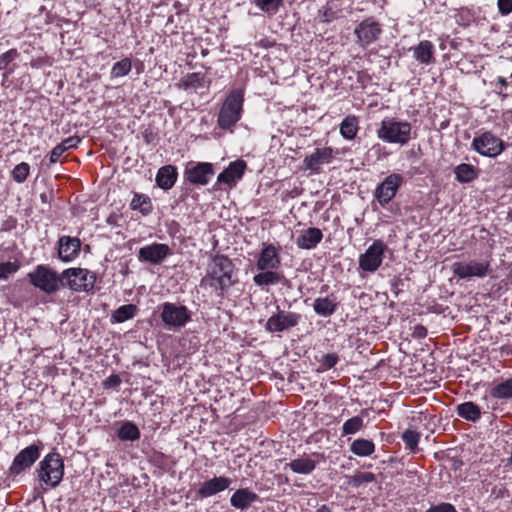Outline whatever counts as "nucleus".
I'll use <instances>...</instances> for the list:
<instances>
[{
    "instance_id": "1",
    "label": "nucleus",
    "mask_w": 512,
    "mask_h": 512,
    "mask_svg": "<svg viewBox=\"0 0 512 512\" xmlns=\"http://www.w3.org/2000/svg\"><path fill=\"white\" fill-rule=\"evenodd\" d=\"M37 479L43 491L56 488L63 479L64 462L57 452L48 453L38 464Z\"/></svg>"
},
{
    "instance_id": "2",
    "label": "nucleus",
    "mask_w": 512,
    "mask_h": 512,
    "mask_svg": "<svg viewBox=\"0 0 512 512\" xmlns=\"http://www.w3.org/2000/svg\"><path fill=\"white\" fill-rule=\"evenodd\" d=\"M233 269L234 266L230 259L224 255H216L208 265L203 282L215 290L224 291L235 282Z\"/></svg>"
},
{
    "instance_id": "3",
    "label": "nucleus",
    "mask_w": 512,
    "mask_h": 512,
    "mask_svg": "<svg viewBox=\"0 0 512 512\" xmlns=\"http://www.w3.org/2000/svg\"><path fill=\"white\" fill-rule=\"evenodd\" d=\"M411 124L407 121L386 117L381 121L377 136L384 142L406 145L411 139Z\"/></svg>"
},
{
    "instance_id": "4",
    "label": "nucleus",
    "mask_w": 512,
    "mask_h": 512,
    "mask_svg": "<svg viewBox=\"0 0 512 512\" xmlns=\"http://www.w3.org/2000/svg\"><path fill=\"white\" fill-rule=\"evenodd\" d=\"M244 101V92L241 89L232 90L223 102L217 123L221 129H229L241 118Z\"/></svg>"
},
{
    "instance_id": "5",
    "label": "nucleus",
    "mask_w": 512,
    "mask_h": 512,
    "mask_svg": "<svg viewBox=\"0 0 512 512\" xmlns=\"http://www.w3.org/2000/svg\"><path fill=\"white\" fill-rule=\"evenodd\" d=\"M96 276L82 268H70L61 275V285L76 292H88L93 289Z\"/></svg>"
},
{
    "instance_id": "6",
    "label": "nucleus",
    "mask_w": 512,
    "mask_h": 512,
    "mask_svg": "<svg viewBox=\"0 0 512 512\" xmlns=\"http://www.w3.org/2000/svg\"><path fill=\"white\" fill-rule=\"evenodd\" d=\"M451 270L454 276L464 279L470 280L474 277L476 278H484L490 272V262L488 260H476L470 259L467 261H458L454 262L451 265Z\"/></svg>"
},
{
    "instance_id": "7",
    "label": "nucleus",
    "mask_w": 512,
    "mask_h": 512,
    "mask_svg": "<svg viewBox=\"0 0 512 512\" xmlns=\"http://www.w3.org/2000/svg\"><path fill=\"white\" fill-rule=\"evenodd\" d=\"M41 443L31 444L22 449L13 459L9 467V474L17 476L23 471L29 469L40 457Z\"/></svg>"
},
{
    "instance_id": "8",
    "label": "nucleus",
    "mask_w": 512,
    "mask_h": 512,
    "mask_svg": "<svg viewBox=\"0 0 512 512\" xmlns=\"http://www.w3.org/2000/svg\"><path fill=\"white\" fill-rule=\"evenodd\" d=\"M161 319L170 328H181L190 320L186 306L165 302L162 305Z\"/></svg>"
},
{
    "instance_id": "9",
    "label": "nucleus",
    "mask_w": 512,
    "mask_h": 512,
    "mask_svg": "<svg viewBox=\"0 0 512 512\" xmlns=\"http://www.w3.org/2000/svg\"><path fill=\"white\" fill-rule=\"evenodd\" d=\"M31 283L46 293H53L58 290L61 284V277L44 266H38L35 271L29 273Z\"/></svg>"
},
{
    "instance_id": "10",
    "label": "nucleus",
    "mask_w": 512,
    "mask_h": 512,
    "mask_svg": "<svg viewBox=\"0 0 512 512\" xmlns=\"http://www.w3.org/2000/svg\"><path fill=\"white\" fill-rule=\"evenodd\" d=\"M472 147L481 155L487 157H496L503 149V142L491 132H484L480 136L475 137Z\"/></svg>"
},
{
    "instance_id": "11",
    "label": "nucleus",
    "mask_w": 512,
    "mask_h": 512,
    "mask_svg": "<svg viewBox=\"0 0 512 512\" xmlns=\"http://www.w3.org/2000/svg\"><path fill=\"white\" fill-rule=\"evenodd\" d=\"M300 319V314L278 308L277 312L268 318L265 329L271 333L282 332L297 326Z\"/></svg>"
},
{
    "instance_id": "12",
    "label": "nucleus",
    "mask_w": 512,
    "mask_h": 512,
    "mask_svg": "<svg viewBox=\"0 0 512 512\" xmlns=\"http://www.w3.org/2000/svg\"><path fill=\"white\" fill-rule=\"evenodd\" d=\"M386 245L381 240H375L364 254L359 258V266L368 272L376 271L383 260V253Z\"/></svg>"
},
{
    "instance_id": "13",
    "label": "nucleus",
    "mask_w": 512,
    "mask_h": 512,
    "mask_svg": "<svg viewBox=\"0 0 512 512\" xmlns=\"http://www.w3.org/2000/svg\"><path fill=\"white\" fill-rule=\"evenodd\" d=\"M381 32L382 29L380 24L372 17L363 20L354 30V34L357 37V43L361 47H366L375 42Z\"/></svg>"
},
{
    "instance_id": "14",
    "label": "nucleus",
    "mask_w": 512,
    "mask_h": 512,
    "mask_svg": "<svg viewBox=\"0 0 512 512\" xmlns=\"http://www.w3.org/2000/svg\"><path fill=\"white\" fill-rule=\"evenodd\" d=\"M403 178L400 174L388 175L376 188L375 197L381 206H385L396 195Z\"/></svg>"
},
{
    "instance_id": "15",
    "label": "nucleus",
    "mask_w": 512,
    "mask_h": 512,
    "mask_svg": "<svg viewBox=\"0 0 512 512\" xmlns=\"http://www.w3.org/2000/svg\"><path fill=\"white\" fill-rule=\"evenodd\" d=\"M186 179L195 185H206L214 175L213 165L208 162L189 163L185 169Z\"/></svg>"
},
{
    "instance_id": "16",
    "label": "nucleus",
    "mask_w": 512,
    "mask_h": 512,
    "mask_svg": "<svg viewBox=\"0 0 512 512\" xmlns=\"http://www.w3.org/2000/svg\"><path fill=\"white\" fill-rule=\"evenodd\" d=\"M168 245L163 243H153L143 246L138 251V259L150 264H160L169 254Z\"/></svg>"
},
{
    "instance_id": "17",
    "label": "nucleus",
    "mask_w": 512,
    "mask_h": 512,
    "mask_svg": "<svg viewBox=\"0 0 512 512\" xmlns=\"http://www.w3.org/2000/svg\"><path fill=\"white\" fill-rule=\"evenodd\" d=\"M246 167L247 164L244 160L238 159L231 162L228 167L218 175L217 183L226 184L229 187L234 186L236 182L242 178Z\"/></svg>"
},
{
    "instance_id": "18",
    "label": "nucleus",
    "mask_w": 512,
    "mask_h": 512,
    "mask_svg": "<svg viewBox=\"0 0 512 512\" xmlns=\"http://www.w3.org/2000/svg\"><path fill=\"white\" fill-rule=\"evenodd\" d=\"M280 264L279 249L272 244L264 246L257 261V268L261 271L274 270L279 268Z\"/></svg>"
},
{
    "instance_id": "19",
    "label": "nucleus",
    "mask_w": 512,
    "mask_h": 512,
    "mask_svg": "<svg viewBox=\"0 0 512 512\" xmlns=\"http://www.w3.org/2000/svg\"><path fill=\"white\" fill-rule=\"evenodd\" d=\"M333 150L330 147L317 148L312 154L304 159L305 168L311 171H318L322 164H327L332 159Z\"/></svg>"
},
{
    "instance_id": "20",
    "label": "nucleus",
    "mask_w": 512,
    "mask_h": 512,
    "mask_svg": "<svg viewBox=\"0 0 512 512\" xmlns=\"http://www.w3.org/2000/svg\"><path fill=\"white\" fill-rule=\"evenodd\" d=\"M231 484V480L227 477H214L205 481L198 490V495L207 498L227 489Z\"/></svg>"
},
{
    "instance_id": "21",
    "label": "nucleus",
    "mask_w": 512,
    "mask_h": 512,
    "mask_svg": "<svg viewBox=\"0 0 512 512\" xmlns=\"http://www.w3.org/2000/svg\"><path fill=\"white\" fill-rule=\"evenodd\" d=\"M80 240L70 236H62L59 239V258L63 261H71L80 251Z\"/></svg>"
},
{
    "instance_id": "22",
    "label": "nucleus",
    "mask_w": 512,
    "mask_h": 512,
    "mask_svg": "<svg viewBox=\"0 0 512 512\" xmlns=\"http://www.w3.org/2000/svg\"><path fill=\"white\" fill-rule=\"evenodd\" d=\"M323 234L320 229L311 227L308 228L297 237L296 244L301 249H312L314 248L322 239Z\"/></svg>"
},
{
    "instance_id": "23",
    "label": "nucleus",
    "mask_w": 512,
    "mask_h": 512,
    "mask_svg": "<svg viewBox=\"0 0 512 512\" xmlns=\"http://www.w3.org/2000/svg\"><path fill=\"white\" fill-rule=\"evenodd\" d=\"M257 499L258 495L256 493L250 491L247 488H243L236 490L232 494L230 498V503L233 507L237 509L245 510L248 507H250L252 503L257 501Z\"/></svg>"
},
{
    "instance_id": "24",
    "label": "nucleus",
    "mask_w": 512,
    "mask_h": 512,
    "mask_svg": "<svg viewBox=\"0 0 512 512\" xmlns=\"http://www.w3.org/2000/svg\"><path fill=\"white\" fill-rule=\"evenodd\" d=\"M177 176V169L174 166L165 165L158 170L156 175V183L160 188L169 190L174 186L177 180Z\"/></svg>"
},
{
    "instance_id": "25",
    "label": "nucleus",
    "mask_w": 512,
    "mask_h": 512,
    "mask_svg": "<svg viewBox=\"0 0 512 512\" xmlns=\"http://www.w3.org/2000/svg\"><path fill=\"white\" fill-rule=\"evenodd\" d=\"M433 55H434V45L428 40L421 41L414 48V57L421 64L428 65V64L432 63L433 59H434Z\"/></svg>"
},
{
    "instance_id": "26",
    "label": "nucleus",
    "mask_w": 512,
    "mask_h": 512,
    "mask_svg": "<svg viewBox=\"0 0 512 512\" xmlns=\"http://www.w3.org/2000/svg\"><path fill=\"white\" fill-rule=\"evenodd\" d=\"M336 308L337 302L331 297L316 298L313 303L315 313L322 317L331 316Z\"/></svg>"
},
{
    "instance_id": "27",
    "label": "nucleus",
    "mask_w": 512,
    "mask_h": 512,
    "mask_svg": "<svg viewBox=\"0 0 512 512\" xmlns=\"http://www.w3.org/2000/svg\"><path fill=\"white\" fill-rule=\"evenodd\" d=\"M359 130L358 118L354 115L347 116L340 124V134L347 140H353Z\"/></svg>"
},
{
    "instance_id": "28",
    "label": "nucleus",
    "mask_w": 512,
    "mask_h": 512,
    "mask_svg": "<svg viewBox=\"0 0 512 512\" xmlns=\"http://www.w3.org/2000/svg\"><path fill=\"white\" fill-rule=\"evenodd\" d=\"M457 413L462 418L476 422L481 417L480 408L473 402H464L457 406Z\"/></svg>"
},
{
    "instance_id": "29",
    "label": "nucleus",
    "mask_w": 512,
    "mask_h": 512,
    "mask_svg": "<svg viewBox=\"0 0 512 512\" xmlns=\"http://www.w3.org/2000/svg\"><path fill=\"white\" fill-rule=\"evenodd\" d=\"M350 450L357 456H370L375 451V445L367 439H356L352 442Z\"/></svg>"
},
{
    "instance_id": "30",
    "label": "nucleus",
    "mask_w": 512,
    "mask_h": 512,
    "mask_svg": "<svg viewBox=\"0 0 512 512\" xmlns=\"http://www.w3.org/2000/svg\"><path fill=\"white\" fill-rule=\"evenodd\" d=\"M456 179L461 183H469L477 177L476 169L470 165L462 163L454 168Z\"/></svg>"
},
{
    "instance_id": "31",
    "label": "nucleus",
    "mask_w": 512,
    "mask_h": 512,
    "mask_svg": "<svg viewBox=\"0 0 512 512\" xmlns=\"http://www.w3.org/2000/svg\"><path fill=\"white\" fill-rule=\"evenodd\" d=\"M288 466L295 473L309 474L315 469L316 463L314 460L304 457L292 460Z\"/></svg>"
},
{
    "instance_id": "32",
    "label": "nucleus",
    "mask_w": 512,
    "mask_h": 512,
    "mask_svg": "<svg viewBox=\"0 0 512 512\" xmlns=\"http://www.w3.org/2000/svg\"><path fill=\"white\" fill-rule=\"evenodd\" d=\"M282 275L273 270H265L256 274L253 281L258 286H268L277 284L281 281Z\"/></svg>"
},
{
    "instance_id": "33",
    "label": "nucleus",
    "mask_w": 512,
    "mask_h": 512,
    "mask_svg": "<svg viewBox=\"0 0 512 512\" xmlns=\"http://www.w3.org/2000/svg\"><path fill=\"white\" fill-rule=\"evenodd\" d=\"M130 207L132 210H138L142 215H148L152 211V203L148 196L143 194H135Z\"/></svg>"
},
{
    "instance_id": "34",
    "label": "nucleus",
    "mask_w": 512,
    "mask_h": 512,
    "mask_svg": "<svg viewBox=\"0 0 512 512\" xmlns=\"http://www.w3.org/2000/svg\"><path fill=\"white\" fill-rule=\"evenodd\" d=\"M137 307L133 304L122 305L112 314V320L117 323L125 322L135 316Z\"/></svg>"
},
{
    "instance_id": "35",
    "label": "nucleus",
    "mask_w": 512,
    "mask_h": 512,
    "mask_svg": "<svg viewBox=\"0 0 512 512\" xmlns=\"http://www.w3.org/2000/svg\"><path fill=\"white\" fill-rule=\"evenodd\" d=\"M491 396L496 399L512 398V377L495 385L491 389Z\"/></svg>"
},
{
    "instance_id": "36",
    "label": "nucleus",
    "mask_w": 512,
    "mask_h": 512,
    "mask_svg": "<svg viewBox=\"0 0 512 512\" xmlns=\"http://www.w3.org/2000/svg\"><path fill=\"white\" fill-rule=\"evenodd\" d=\"M118 437L123 441H135L140 438V431L135 424L125 422L118 430Z\"/></svg>"
},
{
    "instance_id": "37",
    "label": "nucleus",
    "mask_w": 512,
    "mask_h": 512,
    "mask_svg": "<svg viewBox=\"0 0 512 512\" xmlns=\"http://www.w3.org/2000/svg\"><path fill=\"white\" fill-rule=\"evenodd\" d=\"M363 427V418L354 416L346 420L342 426V435H350L357 433Z\"/></svg>"
},
{
    "instance_id": "38",
    "label": "nucleus",
    "mask_w": 512,
    "mask_h": 512,
    "mask_svg": "<svg viewBox=\"0 0 512 512\" xmlns=\"http://www.w3.org/2000/svg\"><path fill=\"white\" fill-rule=\"evenodd\" d=\"M375 480V475L371 472H359L348 477L347 484L352 487H359L364 483H370Z\"/></svg>"
},
{
    "instance_id": "39",
    "label": "nucleus",
    "mask_w": 512,
    "mask_h": 512,
    "mask_svg": "<svg viewBox=\"0 0 512 512\" xmlns=\"http://www.w3.org/2000/svg\"><path fill=\"white\" fill-rule=\"evenodd\" d=\"M131 68V60L129 58H124L113 65L111 75L115 78L123 77L131 71Z\"/></svg>"
},
{
    "instance_id": "40",
    "label": "nucleus",
    "mask_w": 512,
    "mask_h": 512,
    "mask_svg": "<svg viewBox=\"0 0 512 512\" xmlns=\"http://www.w3.org/2000/svg\"><path fill=\"white\" fill-rule=\"evenodd\" d=\"M283 0H254L255 5L263 12L274 14L278 11Z\"/></svg>"
},
{
    "instance_id": "41",
    "label": "nucleus",
    "mask_w": 512,
    "mask_h": 512,
    "mask_svg": "<svg viewBox=\"0 0 512 512\" xmlns=\"http://www.w3.org/2000/svg\"><path fill=\"white\" fill-rule=\"evenodd\" d=\"M30 166L26 162L17 164L12 170V177L17 183H23L29 176Z\"/></svg>"
},
{
    "instance_id": "42",
    "label": "nucleus",
    "mask_w": 512,
    "mask_h": 512,
    "mask_svg": "<svg viewBox=\"0 0 512 512\" xmlns=\"http://www.w3.org/2000/svg\"><path fill=\"white\" fill-rule=\"evenodd\" d=\"M420 439L419 433L413 430H406L402 434V440L405 443L406 447L411 451H416L418 442Z\"/></svg>"
},
{
    "instance_id": "43",
    "label": "nucleus",
    "mask_w": 512,
    "mask_h": 512,
    "mask_svg": "<svg viewBox=\"0 0 512 512\" xmlns=\"http://www.w3.org/2000/svg\"><path fill=\"white\" fill-rule=\"evenodd\" d=\"M19 56L16 49H10L0 55V71L5 70Z\"/></svg>"
},
{
    "instance_id": "44",
    "label": "nucleus",
    "mask_w": 512,
    "mask_h": 512,
    "mask_svg": "<svg viewBox=\"0 0 512 512\" xmlns=\"http://www.w3.org/2000/svg\"><path fill=\"white\" fill-rule=\"evenodd\" d=\"M338 360L339 358L335 353L325 354L320 359V366L323 370H328L333 368L337 364Z\"/></svg>"
},
{
    "instance_id": "45",
    "label": "nucleus",
    "mask_w": 512,
    "mask_h": 512,
    "mask_svg": "<svg viewBox=\"0 0 512 512\" xmlns=\"http://www.w3.org/2000/svg\"><path fill=\"white\" fill-rule=\"evenodd\" d=\"M203 85V77L199 73H191L187 75L184 80V86L186 88L193 87L197 88Z\"/></svg>"
},
{
    "instance_id": "46",
    "label": "nucleus",
    "mask_w": 512,
    "mask_h": 512,
    "mask_svg": "<svg viewBox=\"0 0 512 512\" xmlns=\"http://www.w3.org/2000/svg\"><path fill=\"white\" fill-rule=\"evenodd\" d=\"M19 266L15 262L0 263V279H5L8 275L15 273Z\"/></svg>"
},
{
    "instance_id": "47",
    "label": "nucleus",
    "mask_w": 512,
    "mask_h": 512,
    "mask_svg": "<svg viewBox=\"0 0 512 512\" xmlns=\"http://www.w3.org/2000/svg\"><path fill=\"white\" fill-rule=\"evenodd\" d=\"M426 512H457V510L450 503H441L430 507Z\"/></svg>"
},
{
    "instance_id": "48",
    "label": "nucleus",
    "mask_w": 512,
    "mask_h": 512,
    "mask_svg": "<svg viewBox=\"0 0 512 512\" xmlns=\"http://www.w3.org/2000/svg\"><path fill=\"white\" fill-rule=\"evenodd\" d=\"M66 151V149H64V146H62L60 143L57 144L51 151V154H50V163L54 164V163H57L60 159V157L62 156V154Z\"/></svg>"
},
{
    "instance_id": "49",
    "label": "nucleus",
    "mask_w": 512,
    "mask_h": 512,
    "mask_svg": "<svg viewBox=\"0 0 512 512\" xmlns=\"http://www.w3.org/2000/svg\"><path fill=\"white\" fill-rule=\"evenodd\" d=\"M497 5L502 15H507L512 12V0H498Z\"/></svg>"
},
{
    "instance_id": "50",
    "label": "nucleus",
    "mask_w": 512,
    "mask_h": 512,
    "mask_svg": "<svg viewBox=\"0 0 512 512\" xmlns=\"http://www.w3.org/2000/svg\"><path fill=\"white\" fill-rule=\"evenodd\" d=\"M81 139L78 136H72L68 137L65 140H63L60 144L64 146V149L68 150L71 148H76L77 145L80 143Z\"/></svg>"
},
{
    "instance_id": "51",
    "label": "nucleus",
    "mask_w": 512,
    "mask_h": 512,
    "mask_svg": "<svg viewBox=\"0 0 512 512\" xmlns=\"http://www.w3.org/2000/svg\"><path fill=\"white\" fill-rule=\"evenodd\" d=\"M120 383H121V379L118 375H111L105 379L103 384L106 388H114V387L119 386Z\"/></svg>"
},
{
    "instance_id": "52",
    "label": "nucleus",
    "mask_w": 512,
    "mask_h": 512,
    "mask_svg": "<svg viewBox=\"0 0 512 512\" xmlns=\"http://www.w3.org/2000/svg\"><path fill=\"white\" fill-rule=\"evenodd\" d=\"M497 82H498L499 84H501V86H502V87H506V86H507L506 79H505V78H503V77H498Z\"/></svg>"
},
{
    "instance_id": "53",
    "label": "nucleus",
    "mask_w": 512,
    "mask_h": 512,
    "mask_svg": "<svg viewBox=\"0 0 512 512\" xmlns=\"http://www.w3.org/2000/svg\"><path fill=\"white\" fill-rule=\"evenodd\" d=\"M509 461H510V463L512 464V451H511V456H510Z\"/></svg>"
},
{
    "instance_id": "54",
    "label": "nucleus",
    "mask_w": 512,
    "mask_h": 512,
    "mask_svg": "<svg viewBox=\"0 0 512 512\" xmlns=\"http://www.w3.org/2000/svg\"><path fill=\"white\" fill-rule=\"evenodd\" d=\"M510 217H511V219H512V212L510 213Z\"/></svg>"
}]
</instances>
